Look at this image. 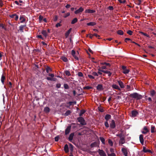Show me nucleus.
Listing matches in <instances>:
<instances>
[{
  "mask_svg": "<svg viewBox=\"0 0 156 156\" xmlns=\"http://www.w3.org/2000/svg\"><path fill=\"white\" fill-rule=\"evenodd\" d=\"M108 9L110 10H113V8L112 6H109L108 8Z\"/></svg>",
  "mask_w": 156,
  "mask_h": 156,
  "instance_id": "nucleus-59",
  "label": "nucleus"
},
{
  "mask_svg": "<svg viewBox=\"0 0 156 156\" xmlns=\"http://www.w3.org/2000/svg\"><path fill=\"white\" fill-rule=\"evenodd\" d=\"M118 83L121 88H124V83L122 82L121 80H118Z\"/></svg>",
  "mask_w": 156,
  "mask_h": 156,
  "instance_id": "nucleus-16",
  "label": "nucleus"
},
{
  "mask_svg": "<svg viewBox=\"0 0 156 156\" xmlns=\"http://www.w3.org/2000/svg\"><path fill=\"white\" fill-rule=\"evenodd\" d=\"M3 3L2 1V0H0V6L1 7L3 6Z\"/></svg>",
  "mask_w": 156,
  "mask_h": 156,
  "instance_id": "nucleus-63",
  "label": "nucleus"
},
{
  "mask_svg": "<svg viewBox=\"0 0 156 156\" xmlns=\"http://www.w3.org/2000/svg\"><path fill=\"white\" fill-rule=\"evenodd\" d=\"M138 114V112L136 110H133L131 112V115L132 117H135Z\"/></svg>",
  "mask_w": 156,
  "mask_h": 156,
  "instance_id": "nucleus-9",
  "label": "nucleus"
},
{
  "mask_svg": "<svg viewBox=\"0 0 156 156\" xmlns=\"http://www.w3.org/2000/svg\"><path fill=\"white\" fill-rule=\"evenodd\" d=\"M65 73L66 75L69 76L71 75V74L69 71L68 70H66L65 71Z\"/></svg>",
  "mask_w": 156,
  "mask_h": 156,
  "instance_id": "nucleus-43",
  "label": "nucleus"
},
{
  "mask_svg": "<svg viewBox=\"0 0 156 156\" xmlns=\"http://www.w3.org/2000/svg\"><path fill=\"white\" fill-rule=\"evenodd\" d=\"M73 103L76 104V101H69L68 103V104H69V106L72 105Z\"/></svg>",
  "mask_w": 156,
  "mask_h": 156,
  "instance_id": "nucleus-47",
  "label": "nucleus"
},
{
  "mask_svg": "<svg viewBox=\"0 0 156 156\" xmlns=\"http://www.w3.org/2000/svg\"><path fill=\"white\" fill-rule=\"evenodd\" d=\"M108 156H116V154L114 153H112L111 154H108Z\"/></svg>",
  "mask_w": 156,
  "mask_h": 156,
  "instance_id": "nucleus-52",
  "label": "nucleus"
},
{
  "mask_svg": "<svg viewBox=\"0 0 156 156\" xmlns=\"http://www.w3.org/2000/svg\"><path fill=\"white\" fill-rule=\"evenodd\" d=\"M76 53L73 50L71 51V54L73 57L76 60H79L78 57L76 56Z\"/></svg>",
  "mask_w": 156,
  "mask_h": 156,
  "instance_id": "nucleus-5",
  "label": "nucleus"
},
{
  "mask_svg": "<svg viewBox=\"0 0 156 156\" xmlns=\"http://www.w3.org/2000/svg\"><path fill=\"white\" fill-rule=\"evenodd\" d=\"M72 28H70L68 31L66 32L65 33V36L67 37H68L69 34L70 33L71 30H72Z\"/></svg>",
  "mask_w": 156,
  "mask_h": 156,
  "instance_id": "nucleus-27",
  "label": "nucleus"
},
{
  "mask_svg": "<svg viewBox=\"0 0 156 156\" xmlns=\"http://www.w3.org/2000/svg\"><path fill=\"white\" fill-rule=\"evenodd\" d=\"M101 64L102 65H105L107 68L108 67H109L111 66L110 64L108 62H102L101 63Z\"/></svg>",
  "mask_w": 156,
  "mask_h": 156,
  "instance_id": "nucleus-22",
  "label": "nucleus"
},
{
  "mask_svg": "<svg viewBox=\"0 0 156 156\" xmlns=\"http://www.w3.org/2000/svg\"><path fill=\"white\" fill-rule=\"evenodd\" d=\"M100 140L103 144H105V139L102 137H100L99 138Z\"/></svg>",
  "mask_w": 156,
  "mask_h": 156,
  "instance_id": "nucleus-39",
  "label": "nucleus"
},
{
  "mask_svg": "<svg viewBox=\"0 0 156 156\" xmlns=\"http://www.w3.org/2000/svg\"><path fill=\"white\" fill-rule=\"evenodd\" d=\"M98 70L99 71V72H101L105 73H107L108 72H107L105 71V70H102L100 68L98 69Z\"/></svg>",
  "mask_w": 156,
  "mask_h": 156,
  "instance_id": "nucleus-48",
  "label": "nucleus"
},
{
  "mask_svg": "<svg viewBox=\"0 0 156 156\" xmlns=\"http://www.w3.org/2000/svg\"><path fill=\"white\" fill-rule=\"evenodd\" d=\"M55 141H58L59 140V137L58 136L55 137Z\"/></svg>",
  "mask_w": 156,
  "mask_h": 156,
  "instance_id": "nucleus-60",
  "label": "nucleus"
},
{
  "mask_svg": "<svg viewBox=\"0 0 156 156\" xmlns=\"http://www.w3.org/2000/svg\"><path fill=\"white\" fill-rule=\"evenodd\" d=\"M133 32L130 30H128L127 31V33L129 35H132V34Z\"/></svg>",
  "mask_w": 156,
  "mask_h": 156,
  "instance_id": "nucleus-54",
  "label": "nucleus"
},
{
  "mask_svg": "<svg viewBox=\"0 0 156 156\" xmlns=\"http://www.w3.org/2000/svg\"><path fill=\"white\" fill-rule=\"evenodd\" d=\"M41 33L43 34L45 37H46L47 36V34L46 30H43L41 32Z\"/></svg>",
  "mask_w": 156,
  "mask_h": 156,
  "instance_id": "nucleus-35",
  "label": "nucleus"
},
{
  "mask_svg": "<svg viewBox=\"0 0 156 156\" xmlns=\"http://www.w3.org/2000/svg\"><path fill=\"white\" fill-rule=\"evenodd\" d=\"M43 18V17L41 15H40L39 17V19L40 21H41Z\"/></svg>",
  "mask_w": 156,
  "mask_h": 156,
  "instance_id": "nucleus-62",
  "label": "nucleus"
},
{
  "mask_svg": "<svg viewBox=\"0 0 156 156\" xmlns=\"http://www.w3.org/2000/svg\"><path fill=\"white\" fill-rule=\"evenodd\" d=\"M119 137L120 139H121L122 138L124 137V136H123V135L122 133H120L119 134Z\"/></svg>",
  "mask_w": 156,
  "mask_h": 156,
  "instance_id": "nucleus-57",
  "label": "nucleus"
},
{
  "mask_svg": "<svg viewBox=\"0 0 156 156\" xmlns=\"http://www.w3.org/2000/svg\"><path fill=\"white\" fill-rule=\"evenodd\" d=\"M140 34H142L144 35V36L147 37H149V36L148 34H147V33H144L142 31L140 32Z\"/></svg>",
  "mask_w": 156,
  "mask_h": 156,
  "instance_id": "nucleus-37",
  "label": "nucleus"
},
{
  "mask_svg": "<svg viewBox=\"0 0 156 156\" xmlns=\"http://www.w3.org/2000/svg\"><path fill=\"white\" fill-rule=\"evenodd\" d=\"M125 143V140L124 137L120 139L119 141V144H123Z\"/></svg>",
  "mask_w": 156,
  "mask_h": 156,
  "instance_id": "nucleus-25",
  "label": "nucleus"
},
{
  "mask_svg": "<svg viewBox=\"0 0 156 156\" xmlns=\"http://www.w3.org/2000/svg\"><path fill=\"white\" fill-rule=\"evenodd\" d=\"M92 74L94 76H98V74L97 73L95 72H93L92 73Z\"/></svg>",
  "mask_w": 156,
  "mask_h": 156,
  "instance_id": "nucleus-51",
  "label": "nucleus"
},
{
  "mask_svg": "<svg viewBox=\"0 0 156 156\" xmlns=\"http://www.w3.org/2000/svg\"><path fill=\"white\" fill-rule=\"evenodd\" d=\"M44 111L46 113H48L50 112L49 108L48 107H45L44 109Z\"/></svg>",
  "mask_w": 156,
  "mask_h": 156,
  "instance_id": "nucleus-30",
  "label": "nucleus"
},
{
  "mask_svg": "<svg viewBox=\"0 0 156 156\" xmlns=\"http://www.w3.org/2000/svg\"><path fill=\"white\" fill-rule=\"evenodd\" d=\"M103 66L101 67V68L103 69H107V67L105 65H102Z\"/></svg>",
  "mask_w": 156,
  "mask_h": 156,
  "instance_id": "nucleus-58",
  "label": "nucleus"
},
{
  "mask_svg": "<svg viewBox=\"0 0 156 156\" xmlns=\"http://www.w3.org/2000/svg\"><path fill=\"white\" fill-rule=\"evenodd\" d=\"M143 151L144 153L149 152L150 153H152V152L151 150L149 149H146V148L144 147H143Z\"/></svg>",
  "mask_w": 156,
  "mask_h": 156,
  "instance_id": "nucleus-18",
  "label": "nucleus"
},
{
  "mask_svg": "<svg viewBox=\"0 0 156 156\" xmlns=\"http://www.w3.org/2000/svg\"><path fill=\"white\" fill-rule=\"evenodd\" d=\"M83 10V9L82 7H80L78 9L75 11L74 13L76 14H79Z\"/></svg>",
  "mask_w": 156,
  "mask_h": 156,
  "instance_id": "nucleus-8",
  "label": "nucleus"
},
{
  "mask_svg": "<svg viewBox=\"0 0 156 156\" xmlns=\"http://www.w3.org/2000/svg\"><path fill=\"white\" fill-rule=\"evenodd\" d=\"M156 94V92L154 90H152L150 91V95L151 97H153Z\"/></svg>",
  "mask_w": 156,
  "mask_h": 156,
  "instance_id": "nucleus-24",
  "label": "nucleus"
},
{
  "mask_svg": "<svg viewBox=\"0 0 156 156\" xmlns=\"http://www.w3.org/2000/svg\"><path fill=\"white\" fill-rule=\"evenodd\" d=\"M112 87L115 89H117L119 90H120V89L118 85L116 84H113L112 86Z\"/></svg>",
  "mask_w": 156,
  "mask_h": 156,
  "instance_id": "nucleus-23",
  "label": "nucleus"
},
{
  "mask_svg": "<svg viewBox=\"0 0 156 156\" xmlns=\"http://www.w3.org/2000/svg\"><path fill=\"white\" fill-rule=\"evenodd\" d=\"M5 79V76L4 75L2 74V76L1 78V81L2 83L3 84H4V80Z\"/></svg>",
  "mask_w": 156,
  "mask_h": 156,
  "instance_id": "nucleus-28",
  "label": "nucleus"
},
{
  "mask_svg": "<svg viewBox=\"0 0 156 156\" xmlns=\"http://www.w3.org/2000/svg\"><path fill=\"white\" fill-rule=\"evenodd\" d=\"M110 126L112 129H114L116 126L115 121L114 120H112L110 123Z\"/></svg>",
  "mask_w": 156,
  "mask_h": 156,
  "instance_id": "nucleus-4",
  "label": "nucleus"
},
{
  "mask_svg": "<svg viewBox=\"0 0 156 156\" xmlns=\"http://www.w3.org/2000/svg\"><path fill=\"white\" fill-rule=\"evenodd\" d=\"M85 111L84 110H81L80 113H79V116H81L83 114H84L85 113Z\"/></svg>",
  "mask_w": 156,
  "mask_h": 156,
  "instance_id": "nucleus-42",
  "label": "nucleus"
},
{
  "mask_svg": "<svg viewBox=\"0 0 156 156\" xmlns=\"http://www.w3.org/2000/svg\"><path fill=\"white\" fill-rule=\"evenodd\" d=\"M57 19H58V17L57 16H55V17H54V21H56L57 20Z\"/></svg>",
  "mask_w": 156,
  "mask_h": 156,
  "instance_id": "nucleus-61",
  "label": "nucleus"
},
{
  "mask_svg": "<svg viewBox=\"0 0 156 156\" xmlns=\"http://www.w3.org/2000/svg\"><path fill=\"white\" fill-rule=\"evenodd\" d=\"M64 87L65 89H68L69 88V85L66 83H64Z\"/></svg>",
  "mask_w": 156,
  "mask_h": 156,
  "instance_id": "nucleus-46",
  "label": "nucleus"
},
{
  "mask_svg": "<svg viewBox=\"0 0 156 156\" xmlns=\"http://www.w3.org/2000/svg\"><path fill=\"white\" fill-rule=\"evenodd\" d=\"M141 2V0H136L135 1L136 4L138 5H140Z\"/></svg>",
  "mask_w": 156,
  "mask_h": 156,
  "instance_id": "nucleus-41",
  "label": "nucleus"
},
{
  "mask_svg": "<svg viewBox=\"0 0 156 156\" xmlns=\"http://www.w3.org/2000/svg\"><path fill=\"white\" fill-rule=\"evenodd\" d=\"M151 132L152 133L156 132L155 126L152 125L151 126Z\"/></svg>",
  "mask_w": 156,
  "mask_h": 156,
  "instance_id": "nucleus-26",
  "label": "nucleus"
},
{
  "mask_svg": "<svg viewBox=\"0 0 156 156\" xmlns=\"http://www.w3.org/2000/svg\"><path fill=\"white\" fill-rule=\"evenodd\" d=\"M88 76L90 79H94V77L93 76L90 75H88Z\"/></svg>",
  "mask_w": 156,
  "mask_h": 156,
  "instance_id": "nucleus-50",
  "label": "nucleus"
},
{
  "mask_svg": "<svg viewBox=\"0 0 156 156\" xmlns=\"http://www.w3.org/2000/svg\"><path fill=\"white\" fill-rule=\"evenodd\" d=\"M69 150L71 151V152H72L73 151L74 147L73 145L72 144H71L69 143Z\"/></svg>",
  "mask_w": 156,
  "mask_h": 156,
  "instance_id": "nucleus-33",
  "label": "nucleus"
},
{
  "mask_svg": "<svg viewBox=\"0 0 156 156\" xmlns=\"http://www.w3.org/2000/svg\"><path fill=\"white\" fill-rule=\"evenodd\" d=\"M92 88L93 87H92L89 86H86L83 87V89L85 90H89Z\"/></svg>",
  "mask_w": 156,
  "mask_h": 156,
  "instance_id": "nucleus-40",
  "label": "nucleus"
},
{
  "mask_svg": "<svg viewBox=\"0 0 156 156\" xmlns=\"http://www.w3.org/2000/svg\"><path fill=\"white\" fill-rule=\"evenodd\" d=\"M144 131H142V133L144 134H146L147 133L149 132V130L147 129L146 126H144L143 128Z\"/></svg>",
  "mask_w": 156,
  "mask_h": 156,
  "instance_id": "nucleus-14",
  "label": "nucleus"
},
{
  "mask_svg": "<svg viewBox=\"0 0 156 156\" xmlns=\"http://www.w3.org/2000/svg\"><path fill=\"white\" fill-rule=\"evenodd\" d=\"M61 87V84L60 83H58L56 85V87L58 88H59Z\"/></svg>",
  "mask_w": 156,
  "mask_h": 156,
  "instance_id": "nucleus-64",
  "label": "nucleus"
},
{
  "mask_svg": "<svg viewBox=\"0 0 156 156\" xmlns=\"http://www.w3.org/2000/svg\"><path fill=\"white\" fill-rule=\"evenodd\" d=\"M71 113V111L70 110H68L64 114V115L65 116H67L70 115Z\"/></svg>",
  "mask_w": 156,
  "mask_h": 156,
  "instance_id": "nucleus-34",
  "label": "nucleus"
},
{
  "mask_svg": "<svg viewBox=\"0 0 156 156\" xmlns=\"http://www.w3.org/2000/svg\"><path fill=\"white\" fill-rule=\"evenodd\" d=\"M74 136V133H72L70 134V135L69 136V137L68 138V140L69 141L71 142V141L72 140L73 137V136Z\"/></svg>",
  "mask_w": 156,
  "mask_h": 156,
  "instance_id": "nucleus-17",
  "label": "nucleus"
},
{
  "mask_svg": "<svg viewBox=\"0 0 156 156\" xmlns=\"http://www.w3.org/2000/svg\"><path fill=\"white\" fill-rule=\"evenodd\" d=\"M26 23H25V24L21 25L19 27V30L23 32L24 28L26 27Z\"/></svg>",
  "mask_w": 156,
  "mask_h": 156,
  "instance_id": "nucleus-20",
  "label": "nucleus"
},
{
  "mask_svg": "<svg viewBox=\"0 0 156 156\" xmlns=\"http://www.w3.org/2000/svg\"><path fill=\"white\" fill-rule=\"evenodd\" d=\"M96 23L94 22H90L89 23H87V25L88 26H94L96 25Z\"/></svg>",
  "mask_w": 156,
  "mask_h": 156,
  "instance_id": "nucleus-29",
  "label": "nucleus"
},
{
  "mask_svg": "<svg viewBox=\"0 0 156 156\" xmlns=\"http://www.w3.org/2000/svg\"><path fill=\"white\" fill-rule=\"evenodd\" d=\"M111 116L109 114H106L105 116V119L106 121L105 122V125L106 128H108L109 125L108 121L111 119Z\"/></svg>",
  "mask_w": 156,
  "mask_h": 156,
  "instance_id": "nucleus-2",
  "label": "nucleus"
},
{
  "mask_svg": "<svg viewBox=\"0 0 156 156\" xmlns=\"http://www.w3.org/2000/svg\"><path fill=\"white\" fill-rule=\"evenodd\" d=\"M98 152L100 156H107L104 151L102 150L99 149Z\"/></svg>",
  "mask_w": 156,
  "mask_h": 156,
  "instance_id": "nucleus-6",
  "label": "nucleus"
},
{
  "mask_svg": "<svg viewBox=\"0 0 156 156\" xmlns=\"http://www.w3.org/2000/svg\"><path fill=\"white\" fill-rule=\"evenodd\" d=\"M78 75L80 77H82L83 76V73L81 72H79L78 73Z\"/></svg>",
  "mask_w": 156,
  "mask_h": 156,
  "instance_id": "nucleus-49",
  "label": "nucleus"
},
{
  "mask_svg": "<svg viewBox=\"0 0 156 156\" xmlns=\"http://www.w3.org/2000/svg\"><path fill=\"white\" fill-rule=\"evenodd\" d=\"M108 143L110 145V146H112L113 145V143L112 141L110 140L109 139L108 140Z\"/></svg>",
  "mask_w": 156,
  "mask_h": 156,
  "instance_id": "nucleus-45",
  "label": "nucleus"
},
{
  "mask_svg": "<svg viewBox=\"0 0 156 156\" xmlns=\"http://www.w3.org/2000/svg\"><path fill=\"white\" fill-rule=\"evenodd\" d=\"M77 119L78 120V121L80 122L81 125H86V123L84 119L82 117H79L77 118Z\"/></svg>",
  "mask_w": 156,
  "mask_h": 156,
  "instance_id": "nucleus-3",
  "label": "nucleus"
},
{
  "mask_svg": "<svg viewBox=\"0 0 156 156\" xmlns=\"http://www.w3.org/2000/svg\"><path fill=\"white\" fill-rule=\"evenodd\" d=\"M71 128V126H69L67 127L66 128L65 130V133L66 135H67L69 133L70 131Z\"/></svg>",
  "mask_w": 156,
  "mask_h": 156,
  "instance_id": "nucleus-12",
  "label": "nucleus"
},
{
  "mask_svg": "<svg viewBox=\"0 0 156 156\" xmlns=\"http://www.w3.org/2000/svg\"><path fill=\"white\" fill-rule=\"evenodd\" d=\"M119 2L121 3H125L126 1L125 0H123V1H122V0H118Z\"/></svg>",
  "mask_w": 156,
  "mask_h": 156,
  "instance_id": "nucleus-56",
  "label": "nucleus"
},
{
  "mask_svg": "<svg viewBox=\"0 0 156 156\" xmlns=\"http://www.w3.org/2000/svg\"><path fill=\"white\" fill-rule=\"evenodd\" d=\"M64 150L65 152L66 153H68L69 152V147L67 144H66L65 145L64 147Z\"/></svg>",
  "mask_w": 156,
  "mask_h": 156,
  "instance_id": "nucleus-21",
  "label": "nucleus"
},
{
  "mask_svg": "<svg viewBox=\"0 0 156 156\" xmlns=\"http://www.w3.org/2000/svg\"><path fill=\"white\" fill-rule=\"evenodd\" d=\"M61 21H60L59 23H57L55 25V27H60L61 26V24H60V23H61Z\"/></svg>",
  "mask_w": 156,
  "mask_h": 156,
  "instance_id": "nucleus-55",
  "label": "nucleus"
},
{
  "mask_svg": "<svg viewBox=\"0 0 156 156\" xmlns=\"http://www.w3.org/2000/svg\"><path fill=\"white\" fill-rule=\"evenodd\" d=\"M129 96L134 98H136L137 100H140L142 98V96L139 94L137 93H134L131 94L129 95Z\"/></svg>",
  "mask_w": 156,
  "mask_h": 156,
  "instance_id": "nucleus-1",
  "label": "nucleus"
},
{
  "mask_svg": "<svg viewBox=\"0 0 156 156\" xmlns=\"http://www.w3.org/2000/svg\"><path fill=\"white\" fill-rule=\"evenodd\" d=\"M105 71L108 72V73H106L108 74V76L109 77H111V76L112 73L110 72L109 71Z\"/></svg>",
  "mask_w": 156,
  "mask_h": 156,
  "instance_id": "nucleus-53",
  "label": "nucleus"
},
{
  "mask_svg": "<svg viewBox=\"0 0 156 156\" xmlns=\"http://www.w3.org/2000/svg\"><path fill=\"white\" fill-rule=\"evenodd\" d=\"M61 59L64 62H67L68 60L67 58L65 56H62L61 58Z\"/></svg>",
  "mask_w": 156,
  "mask_h": 156,
  "instance_id": "nucleus-32",
  "label": "nucleus"
},
{
  "mask_svg": "<svg viewBox=\"0 0 156 156\" xmlns=\"http://www.w3.org/2000/svg\"><path fill=\"white\" fill-rule=\"evenodd\" d=\"M117 33L118 34L120 35H122L123 34V31L120 30H119L117 31Z\"/></svg>",
  "mask_w": 156,
  "mask_h": 156,
  "instance_id": "nucleus-36",
  "label": "nucleus"
},
{
  "mask_svg": "<svg viewBox=\"0 0 156 156\" xmlns=\"http://www.w3.org/2000/svg\"><path fill=\"white\" fill-rule=\"evenodd\" d=\"M46 71L47 73H48L49 71H51V68L49 66H47L46 68Z\"/></svg>",
  "mask_w": 156,
  "mask_h": 156,
  "instance_id": "nucleus-38",
  "label": "nucleus"
},
{
  "mask_svg": "<svg viewBox=\"0 0 156 156\" xmlns=\"http://www.w3.org/2000/svg\"><path fill=\"white\" fill-rule=\"evenodd\" d=\"M78 21L77 19L76 18H74L73 20L72 21L71 23L72 24H74L76 23Z\"/></svg>",
  "mask_w": 156,
  "mask_h": 156,
  "instance_id": "nucleus-31",
  "label": "nucleus"
},
{
  "mask_svg": "<svg viewBox=\"0 0 156 156\" xmlns=\"http://www.w3.org/2000/svg\"><path fill=\"white\" fill-rule=\"evenodd\" d=\"M95 12V11L94 10H91L90 9H87L85 11V12L88 13H93Z\"/></svg>",
  "mask_w": 156,
  "mask_h": 156,
  "instance_id": "nucleus-19",
  "label": "nucleus"
},
{
  "mask_svg": "<svg viewBox=\"0 0 156 156\" xmlns=\"http://www.w3.org/2000/svg\"><path fill=\"white\" fill-rule=\"evenodd\" d=\"M97 89L99 91H101L103 90V85L101 84H98L96 87Z\"/></svg>",
  "mask_w": 156,
  "mask_h": 156,
  "instance_id": "nucleus-13",
  "label": "nucleus"
},
{
  "mask_svg": "<svg viewBox=\"0 0 156 156\" xmlns=\"http://www.w3.org/2000/svg\"><path fill=\"white\" fill-rule=\"evenodd\" d=\"M122 151L123 153L125 156H128V152L126 148H122Z\"/></svg>",
  "mask_w": 156,
  "mask_h": 156,
  "instance_id": "nucleus-11",
  "label": "nucleus"
},
{
  "mask_svg": "<svg viewBox=\"0 0 156 156\" xmlns=\"http://www.w3.org/2000/svg\"><path fill=\"white\" fill-rule=\"evenodd\" d=\"M122 69L123 70V73L124 74H127L129 73V70L126 69V66H122Z\"/></svg>",
  "mask_w": 156,
  "mask_h": 156,
  "instance_id": "nucleus-7",
  "label": "nucleus"
},
{
  "mask_svg": "<svg viewBox=\"0 0 156 156\" xmlns=\"http://www.w3.org/2000/svg\"><path fill=\"white\" fill-rule=\"evenodd\" d=\"M24 16L23 15H21L20 17V23H24L26 21V19L24 18Z\"/></svg>",
  "mask_w": 156,
  "mask_h": 156,
  "instance_id": "nucleus-10",
  "label": "nucleus"
},
{
  "mask_svg": "<svg viewBox=\"0 0 156 156\" xmlns=\"http://www.w3.org/2000/svg\"><path fill=\"white\" fill-rule=\"evenodd\" d=\"M139 140L141 144L142 145H143L144 143V140L143 139V135L141 134L140 135Z\"/></svg>",
  "mask_w": 156,
  "mask_h": 156,
  "instance_id": "nucleus-15",
  "label": "nucleus"
},
{
  "mask_svg": "<svg viewBox=\"0 0 156 156\" xmlns=\"http://www.w3.org/2000/svg\"><path fill=\"white\" fill-rule=\"evenodd\" d=\"M96 145H97V143H96V142H94L91 144H90V146L91 147H94L96 146Z\"/></svg>",
  "mask_w": 156,
  "mask_h": 156,
  "instance_id": "nucleus-44",
  "label": "nucleus"
}]
</instances>
